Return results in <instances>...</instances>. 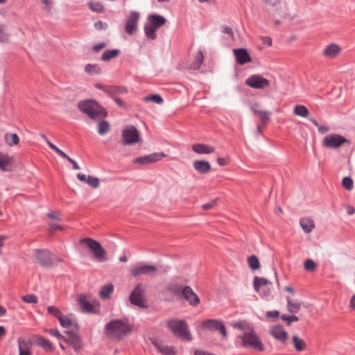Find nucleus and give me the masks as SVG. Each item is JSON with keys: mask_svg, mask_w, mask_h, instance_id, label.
Here are the masks:
<instances>
[{"mask_svg": "<svg viewBox=\"0 0 355 355\" xmlns=\"http://www.w3.org/2000/svg\"><path fill=\"white\" fill-rule=\"evenodd\" d=\"M166 155L163 153H153L148 155V158L150 163L156 162L159 160H161L163 157H164Z\"/></svg>", "mask_w": 355, "mask_h": 355, "instance_id": "nucleus-44", "label": "nucleus"}, {"mask_svg": "<svg viewBox=\"0 0 355 355\" xmlns=\"http://www.w3.org/2000/svg\"><path fill=\"white\" fill-rule=\"evenodd\" d=\"M13 158L8 155H0V170L2 171H10L11 164Z\"/></svg>", "mask_w": 355, "mask_h": 355, "instance_id": "nucleus-26", "label": "nucleus"}, {"mask_svg": "<svg viewBox=\"0 0 355 355\" xmlns=\"http://www.w3.org/2000/svg\"><path fill=\"white\" fill-rule=\"evenodd\" d=\"M49 333L53 336L57 337L59 339L63 340V338H64V336H62L58 329H51L49 330Z\"/></svg>", "mask_w": 355, "mask_h": 355, "instance_id": "nucleus-58", "label": "nucleus"}, {"mask_svg": "<svg viewBox=\"0 0 355 355\" xmlns=\"http://www.w3.org/2000/svg\"><path fill=\"white\" fill-rule=\"evenodd\" d=\"M113 291L114 286L112 284H105L102 286L100 291V296L103 300H107L110 298Z\"/></svg>", "mask_w": 355, "mask_h": 355, "instance_id": "nucleus-31", "label": "nucleus"}, {"mask_svg": "<svg viewBox=\"0 0 355 355\" xmlns=\"http://www.w3.org/2000/svg\"><path fill=\"white\" fill-rule=\"evenodd\" d=\"M22 300L26 303H37V297L35 295H26L22 297Z\"/></svg>", "mask_w": 355, "mask_h": 355, "instance_id": "nucleus-50", "label": "nucleus"}, {"mask_svg": "<svg viewBox=\"0 0 355 355\" xmlns=\"http://www.w3.org/2000/svg\"><path fill=\"white\" fill-rule=\"evenodd\" d=\"M201 327L207 331H219L224 338L227 337L225 326L221 320L208 319L202 322Z\"/></svg>", "mask_w": 355, "mask_h": 355, "instance_id": "nucleus-9", "label": "nucleus"}, {"mask_svg": "<svg viewBox=\"0 0 355 355\" xmlns=\"http://www.w3.org/2000/svg\"><path fill=\"white\" fill-rule=\"evenodd\" d=\"M167 325L175 335L185 340H191V335L185 321L180 320H168Z\"/></svg>", "mask_w": 355, "mask_h": 355, "instance_id": "nucleus-5", "label": "nucleus"}, {"mask_svg": "<svg viewBox=\"0 0 355 355\" xmlns=\"http://www.w3.org/2000/svg\"><path fill=\"white\" fill-rule=\"evenodd\" d=\"M106 46V44L105 42H101L98 44H96L92 46V50L95 53L99 52L101 50L104 49Z\"/></svg>", "mask_w": 355, "mask_h": 355, "instance_id": "nucleus-57", "label": "nucleus"}, {"mask_svg": "<svg viewBox=\"0 0 355 355\" xmlns=\"http://www.w3.org/2000/svg\"><path fill=\"white\" fill-rule=\"evenodd\" d=\"M340 47L336 44H330L326 46L322 55L329 58H336L340 52Z\"/></svg>", "mask_w": 355, "mask_h": 355, "instance_id": "nucleus-22", "label": "nucleus"}, {"mask_svg": "<svg viewBox=\"0 0 355 355\" xmlns=\"http://www.w3.org/2000/svg\"><path fill=\"white\" fill-rule=\"evenodd\" d=\"M267 318L277 319L279 316V312L278 311H270L266 314Z\"/></svg>", "mask_w": 355, "mask_h": 355, "instance_id": "nucleus-56", "label": "nucleus"}, {"mask_svg": "<svg viewBox=\"0 0 355 355\" xmlns=\"http://www.w3.org/2000/svg\"><path fill=\"white\" fill-rule=\"evenodd\" d=\"M80 243L87 245L98 261L101 262L106 260V251L99 242L91 238H84L80 240Z\"/></svg>", "mask_w": 355, "mask_h": 355, "instance_id": "nucleus-6", "label": "nucleus"}, {"mask_svg": "<svg viewBox=\"0 0 355 355\" xmlns=\"http://www.w3.org/2000/svg\"><path fill=\"white\" fill-rule=\"evenodd\" d=\"M19 355H32V343L23 338L17 339Z\"/></svg>", "mask_w": 355, "mask_h": 355, "instance_id": "nucleus-18", "label": "nucleus"}, {"mask_svg": "<svg viewBox=\"0 0 355 355\" xmlns=\"http://www.w3.org/2000/svg\"><path fill=\"white\" fill-rule=\"evenodd\" d=\"M44 4L43 10L48 13H51L52 1L51 0H41Z\"/></svg>", "mask_w": 355, "mask_h": 355, "instance_id": "nucleus-51", "label": "nucleus"}, {"mask_svg": "<svg viewBox=\"0 0 355 355\" xmlns=\"http://www.w3.org/2000/svg\"><path fill=\"white\" fill-rule=\"evenodd\" d=\"M78 108L92 119L105 118L107 116L106 110L93 99L80 101L78 103Z\"/></svg>", "mask_w": 355, "mask_h": 355, "instance_id": "nucleus-2", "label": "nucleus"}, {"mask_svg": "<svg viewBox=\"0 0 355 355\" xmlns=\"http://www.w3.org/2000/svg\"><path fill=\"white\" fill-rule=\"evenodd\" d=\"M107 24L102 21H98L94 24V28L98 30H105L107 28Z\"/></svg>", "mask_w": 355, "mask_h": 355, "instance_id": "nucleus-54", "label": "nucleus"}, {"mask_svg": "<svg viewBox=\"0 0 355 355\" xmlns=\"http://www.w3.org/2000/svg\"><path fill=\"white\" fill-rule=\"evenodd\" d=\"M78 303L82 311L83 312L96 313L99 311V309L92 304L91 302L87 300L86 297L84 295H80L79 297Z\"/></svg>", "mask_w": 355, "mask_h": 355, "instance_id": "nucleus-19", "label": "nucleus"}, {"mask_svg": "<svg viewBox=\"0 0 355 355\" xmlns=\"http://www.w3.org/2000/svg\"><path fill=\"white\" fill-rule=\"evenodd\" d=\"M263 43L268 46H270L272 44V39L270 37L265 36L261 37Z\"/></svg>", "mask_w": 355, "mask_h": 355, "instance_id": "nucleus-63", "label": "nucleus"}, {"mask_svg": "<svg viewBox=\"0 0 355 355\" xmlns=\"http://www.w3.org/2000/svg\"><path fill=\"white\" fill-rule=\"evenodd\" d=\"M35 259L42 266L49 268L57 265L61 259L50 251L44 249L35 250Z\"/></svg>", "mask_w": 355, "mask_h": 355, "instance_id": "nucleus-4", "label": "nucleus"}, {"mask_svg": "<svg viewBox=\"0 0 355 355\" xmlns=\"http://www.w3.org/2000/svg\"><path fill=\"white\" fill-rule=\"evenodd\" d=\"M89 8L96 12L102 13L104 12V7L101 3L98 1H90L89 3Z\"/></svg>", "mask_w": 355, "mask_h": 355, "instance_id": "nucleus-40", "label": "nucleus"}, {"mask_svg": "<svg viewBox=\"0 0 355 355\" xmlns=\"http://www.w3.org/2000/svg\"><path fill=\"white\" fill-rule=\"evenodd\" d=\"M86 182L93 188H98L99 187V179L96 177L88 175Z\"/></svg>", "mask_w": 355, "mask_h": 355, "instance_id": "nucleus-47", "label": "nucleus"}, {"mask_svg": "<svg viewBox=\"0 0 355 355\" xmlns=\"http://www.w3.org/2000/svg\"><path fill=\"white\" fill-rule=\"evenodd\" d=\"M60 325L64 328H68L71 325V321L68 317L64 316L63 315L58 319Z\"/></svg>", "mask_w": 355, "mask_h": 355, "instance_id": "nucleus-49", "label": "nucleus"}, {"mask_svg": "<svg viewBox=\"0 0 355 355\" xmlns=\"http://www.w3.org/2000/svg\"><path fill=\"white\" fill-rule=\"evenodd\" d=\"M248 263L249 267L252 270H255L260 268V263L257 256L251 255L248 258Z\"/></svg>", "mask_w": 355, "mask_h": 355, "instance_id": "nucleus-38", "label": "nucleus"}, {"mask_svg": "<svg viewBox=\"0 0 355 355\" xmlns=\"http://www.w3.org/2000/svg\"><path fill=\"white\" fill-rule=\"evenodd\" d=\"M166 24V19L159 15H149L144 26L146 36L150 40L157 38V30Z\"/></svg>", "mask_w": 355, "mask_h": 355, "instance_id": "nucleus-3", "label": "nucleus"}, {"mask_svg": "<svg viewBox=\"0 0 355 355\" xmlns=\"http://www.w3.org/2000/svg\"><path fill=\"white\" fill-rule=\"evenodd\" d=\"M204 61V55L202 51H199L195 57V60L192 64V67L194 69H198L200 67L201 64Z\"/></svg>", "mask_w": 355, "mask_h": 355, "instance_id": "nucleus-39", "label": "nucleus"}, {"mask_svg": "<svg viewBox=\"0 0 355 355\" xmlns=\"http://www.w3.org/2000/svg\"><path fill=\"white\" fill-rule=\"evenodd\" d=\"M222 31H223V33H227V34L230 35L232 37H233L234 33H233V30L231 27L225 26L222 28Z\"/></svg>", "mask_w": 355, "mask_h": 355, "instance_id": "nucleus-61", "label": "nucleus"}, {"mask_svg": "<svg viewBox=\"0 0 355 355\" xmlns=\"http://www.w3.org/2000/svg\"><path fill=\"white\" fill-rule=\"evenodd\" d=\"M110 130V125L107 121H101L98 124V133L105 135Z\"/></svg>", "mask_w": 355, "mask_h": 355, "instance_id": "nucleus-37", "label": "nucleus"}, {"mask_svg": "<svg viewBox=\"0 0 355 355\" xmlns=\"http://www.w3.org/2000/svg\"><path fill=\"white\" fill-rule=\"evenodd\" d=\"M47 311H48L49 313H50L51 315L55 316L58 319L61 318V316L62 315L60 310L58 308H57L55 306H48L47 307Z\"/></svg>", "mask_w": 355, "mask_h": 355, "instance_id": "nucleus-48", "label": "nucleus"}, {"mask_svg": "<svg viewBox=\"0 0 355 355\" xmlns=\"http://www.w3.org/2000/svg\"><path fill=\"white\" fill-rule=\"evenodd\" d=\"M135 163H138L141 164H150L148 155L143 157H138L134 160Z\"/></svg>", "mask_w": 355, "mask_h": 355, "instance_id": "nucleus-52", "label": "nucleus"}, {"mask_svg": "<svg viewBox=\"0 0 355 355\" xmlns=\"http://www.w3.org/2000/svg\"><path fill=\"white\" fill-rule=\"evenodd\" d=\"M186 301H187L191 306H197L200 302L198 296L194 293L193 289L189 286L184 287L183 294L182 295Z\"/></svg>", "mask_w": 355, "mask_h": 355, "instance_id": "nucleus-16", "label": "nucleus"}, {"mask_svg": "<svg viewBox=\"0 0 355 355\" xmlns=\"http://www.w3.org/2000/svg\"><path fill=\"white\" fill-rule=\"evenodd\" d=\"M270 113L266 111H263L258 116L260 118L261 121L266 124L268 121L270 120L269 118Z\"/></svg>", "mask_w": 355, "mask_h": 355, "instance_id": "nucleus-55", "label": "nucleus"}, {"mask_svg": "<svg viewBox=\"0 0 355 355\" xmlns=\"http://www.w3.org/2000/svg\"><path fill=\"white\" fill-rule=\"evenodd\" d=\"M342 185L345 189L351 191L354 187V182L352 179L349 177H345L343 179Z\"/></svg>", "mask_w": 355, "mask_h": 355, "instance_id": "nucleus-46", "label": "nucleus"}, {"mask_svg": "<svg viewBox=\"0 0 355 355\" xmlns=\"http://www.w3.org/2000/svg\"><path fill=\"white\" fill-rule=\"evenodd\" d=\"M139 17L138 12L132 11L126 18L125 31L129 35H132L137 31Z\"/></svg>", "mask_w": 355, "mask_h": 355, "instance_id": "nucleus-13", "label": "nucleus"}, {"mask_svg": "<svg viewBox=\"0 0 355 355\" xmlns=\"http://www.w3.org/2000/svg\"><path fill=\"white\" fill-rule=\"evenodd\" d=\"M106 94H108L113 99L117 97V92L115 86H108Z\"/></svg>", "mask_w": 355, "mask_h": 355, "instance_id": "nucleus-53", "label": "nucleus"}, {"mask_svg": "<svg viewBox=\"0 0 355 355\" xmlns=\"http://www.w3.org/2000/svg\"><path fill=\"white\" fill-rule=\"evenodd\" d=\"M259 105L258 103H254L251 106V110L253 114L256 116H259L263 111L260 110Z\"/></svg>", "mask_w": 355, "mask_h": 355, "instance_id": "nucleus-59", "label": "nucleus"}, {"mask_svg": "<svg viewBox=\"0 0 355 355\" xmlns=\"http://www.w3.org/2000/svg\"><path fill=\"white\" fill-rule=\"evenodd\" d=\"M349 307L353 310H355V294L353 295L350 299Z\"/></svg>", "mask_w": 355, "mask_h": 355, "instance_id": "nucleus-64", "label": "nucleus"}, {"mask_svg": "<svg viewBox=\"0 0 355 355\" xmlns=\"http://www.w3.org/2000/svg\"><path fill=\"white\" fill-rule=\"evenodd\" d=\"M292 340L294 344V347L297 351L302 352L305 349L306 343L303 339L298 338L297 336H293Z\"/></svg>", "mask_w": 355, "mask_h": 355, "instance_id": "nucleus-35", "label": "nucleus"}, {"mask_svg": "<svg viewBox=\"0 0 355 355\" xmlns=\"http://www.w3.org/2000/svg\"><path fill=\"white\" fill-rule=\"evenodd\" d=\"M68 337L63 338V340L71 345L76 352H79L83 346L81 337L73 331H65Z\"/></svg>", "mask_w": 355, "mask_h": 355, "instance_id": "nucleus-14", "label": "nucleus"}, {"mask_svg": "<svg viewBox=\"0 0 355 355\" xmlns=\"http://www.w3.org/2000/svg\"><path fill=\"white\" fill-rule=\"evenodd\" d=\"M143 99H144V101H145L146 102L151 101V102L156 103L157 104H162L164 102L163 98L159 94H153V95H150V96H144L143 98Z\"/></svg>", "mask_w": 355, "mask_h": 355, "instance_id": "nucleus-41", "label": "nucleus"}, {"mask_svg": "<svg viewBox=\"0 0 355 355\" xmlns=\"http://www.w3.org/2000/svg\"><path fill=\"white\" fill-rule=\"evenodd\" d=\"M243 345L245 347H251L255 350L263 352L264 350L263 345L259 338L254 331L245 332L241 337Z\"/></svg>", "mask_w": 355, "mask_h": 355, "instance_id": "nucleus-7", "label": "nucleus"}, {"mask_svg": "<svg viewBox=\"0 0 355 355\" xmlns=\"http://www.w3.org/2000/svg\"><path fill=\"white\" fill-rule=\"evenodd\" d=\"M300 224L303 231L306 234L310 233L315 227L313 220L309 218H301Z\"/></svg>", "mask_w": 355, "mask_h": 355, "instance_id": "nucleus-28", "label": "nucleus"}, {"mask_svg": "<svg viewBox=\"0 0 355 355\" xmlns=\"http://www.w3.org/2000/svg\"><path fill=\"white\" fill-rule=\"evenodd\" d=\"M153 346L157 349L158 352L164 355H175V352L173 347H169L164 344L161 340L154 339L152 341Z\"/></svg>", "mask_w": 355, "mask_h": 355, "instance_id": "nucleus-21", "label": "nucleus"}, {"mask_svg": "<svg viewBox=\"0 0 355 355\" xmlns=\"http://www.w3.org/2000/svg\"><path fill=\"white\" fill-rule=\"evenodd\" d=\"M287 310L290 313L295 314L302 308V302L297 300H292L290 297H286Z\"/></svg>", "mask_w": 355, "mask_h": 355, "instance_id": "nucleus-25", "label": "nucleus"}, {"mask_svg": "<svg viewBox=\"0 0 355 355\" xmlns=\"http://www.w3.org/2000/svg\"><path fill=\"white\" fill-rule=\"evenodd\" d=\"M157 272V268L153 265L138 264L132 268L130 270L131 275L137 277L141 275H152Z\"/></svg>", "mask_w": 355, "mask_h": 355, "instance_id": "nucleus-12", "label": "nucleus"}, {"mask_svg": "<svg viewBox=\"0 0 355 355\" xmlns=\"http://www.w3.org/2000/svg\"><path fill=\"white\" fill-rule=\"evenodd\" d=\"M270 334L273 338L283 343L286 342L288 338V333L282 325L272 327L270 330Z\"/></svg>", "mask_w": 355, "mask_h": 355, "instance_id": "nucleus-20", "label": "nucleus"}, {"mask_svg": "<svg viewBox=\"0 0 355 355\" xmlns=\"http://www.w3.org/2000/svg\"><path fill=\"white\" fill-rule=\"evenodd\" d=\"M58 155H59L60 157L66 159L67 160L68 159V158L69 157L64 152H63L62 150H60V148H58L57 146H56V148H55L53 150Z\"/></svg>", "mask_w": 355, "mask_h": 355, "instance_id": "nucleus-62", "label": "nucleus"}, {"mask_svg": "<svg viewBox=\"0 0 355 355\" xmlns=\"http://www.w3.org/2000/svg\"><path fill=\"white\" fill-rule=\"evenodd\" d=\"M4 139L6 144L10 146L17 145L19 142V138L16 133H6L4 136Z\"/></svg>", "mask_w": 355, "mask_h": 355, "instance_id": "nucleus-32", "label": "nucleus"}, {"mask_svg": "<svg viewBox=\"0 0 355 355\" xmlns=\"http://www.w3.org/2000/svg\"><path fill=\"white\" fill-rule=\"evenodd\" d=\"M304 269L309 272L314 271L316 268V263L312 259H306L304 263Z\"/></svg>", "mask_w": 355, "mask_h": 355, "instance_id": "nucleus-45", "label": "nucleus"}, {"mask_svg": "<svg viewBox=\"0 0 355 355\" xmlns=\"http://www.w3.org/2000/svg\"><path fill=\"white\" fill-rule=\"evenodd\" d=\"M166 291L180 298L183 294L184 288L177 283H173L168 285Z\"/></svg>", "mask_w": 355, "mask_h": 355, "instance_id": "nucleus-29", "label": "nucleus"}, {"mask_svg": "<svg viewBox=\"0 0 355 355\" xmlns=\"http://www.w3.org/2000/svg\"><path fill=\"white\" fill-rule=\"evenodd\" d=\"M281 319L283 321L286 322L288 325L291 324L293 322L299 321V318L297 316L295 315L294 314H293L291 315L283 314L281 315Z\"/></svg>", "mask_w": 355, "mask_h": 355, "instance_id": "nucleus-43", "label": "nucleus"}, {"mask_svg": "<svg viewBox=\"0 0 355 355\" xmlns=\"http://www.w3.org/2000/svg\"><path fill=\"white\" fill-rule=\"evenodd\" d=\"M85 71L89 75H96L101 73V69L97 64H87L85 67Z\"/></svg>", "mask_w": 355, "mask_h": 355, "instance_id": "nucleus-34", "label": "nucleus"}, {"mask_svg": "<svg viewBox=\"0 0 355 355\" xmlns=\"http://www.w3.org/2000/svg\"><path fill=\"white\" fill-rule=\"evenodd\" d=\"M144 293V291L141 288V284L137 285L130 293L129 298L130 303L139 307H146L145 302L143 299Z\"/></svg>", "mask_w": 355, "mask_h": 355, "instance_id": "nucleus-15", "label": "nucleus"}, {"mask_svg": "<svg viewBox=\"0 0 355 355\" xmlns=\"http://www.w3.org/2000/svg\"><path fill=\"white\" fill-rule=\"evenodd\" d=\"M193 166L198 173L202 174L207 173L211 169L210 164L205 160H196L193 162Z\"/></svg>", "mask_w": 355, "mask_h": 355, "instance_id": "nucleus-23", "label": "nucleus"}, {"mask_svg": "<svg viewBox=\"0 0 355 355\" xmlns=\"http://www.w3.org/2000/svg\"><path fill=\"white\" fill-rule=\"evenodd\" d=\"M245 85L254 89H265L269 87L270 81L260 74H253L248 77Z\"/></svg>", "mask_w": 355, "mask_h": 355, "instance_id": "nucleus-11", "label": "nucleus"}, {"mask_svg": "<svg viewBox=\"0 0 355 355\" xmlns=\"http://www.w3.org/2000/svg\"><path fill=\"white\" fill-rule=\"evenodd\" d=\"M349 141L345 137L338 134H331L327 135L322 140V144L324 147L332 149L338 148L345 143L349 144Z\"/></svg>", "mask_w": 355, "mask_h": 355, "instance_id": "nucleus-8", "label": "nucleus"}, {"mask_svg": "<svg viewBox=\"0 0 355 355\" xmlns=\"http://www.w3.org/2000/svg\"><path fill=\"white\" fill-rule=\"evenodd\" d=\"M234 55L236 62L241 65H243L252 61V58L245 49L240 48L234 49Z\"/></svg>", "mask_w": 355, "mask_h": 355, "instance_id": "nucleus-17", "label": "nucleus"}, {"mask_svg": "<svg viewBox=\"0 0 355 355\" xmlns=\"http://www.w3.org/2000/svg\"><path fill=\"white\" fill-rule=\"evenodd\" d=\"M293 113L297 116L306 118L309 116V112L304 105H297L294 107Z\"/></svg>", "mask_w": 355, "mask_h": 355, "instance_id": "nucleus-36", "label": "nucleus"}, {"mask_svg": "<svg viewBox=\"0 0 355 355\" xmlns=\"http://www.w3.org/2000/svg\"><path fill=\"white\" fill-rule=\"evenodd\" d=\"M133 329L128 318L112 319L104 327V334L110 340L120 341L129 336Z\"/></svg>", "mask_w": 355, "mask_h": 355, "instance_id": "nucleus-1", "label": "nucleus"}, {"mask_svg": "<svg viewBox=\"0 0 355 355\" xmlns=\"http://www.w3.org/2000/svg\"><path fill=\"white\" fill-rule=\"evenodd\" d=\"M122 139L123 145H131L139 142L140 137L137 129L135 126H130L123 130Z\"/></svg>", "mask_w": 355, "mask_h": 355, "instance_id": "nucleus-10", "label": "nucleus"}, {"mask_svg": "<svg viewBox=\"0 0 355 355\" xmlns=\"http://www.w3.org/2000/svg\"><path fill=\"white\" fill-rule=\"evenodd\" d=\"M36 344L46 352H52L54 350L52 343L42 336H38L35 340Z\"/></svg>", "mask_w": 355, "mask_h": 355, "instance_id": "nucleus-27", "label": "nucleus"}, {"mask_svg": "<svg viewBox=\"0 0 355 355\" xmlns=\"http://www.w3.org/2000/svg\"><path fill=\"white\" fill-rule=\"evenodd\" d=\"M268 284H269V281L263 277H259L256 276L254 277L253 280L254 288L258 293L260 292V288L261 286H265L267 285Z\"/></svg>", "mask_w": 355, "mask_h": 355, "instance_id": "nucleus-33", "label": "nucleus"}, {"mask_svg": "<svg viewBox=\"0 0 355 355\" xmlns=\"http://www.w3.org/2000/svg\"><path fill=\"white\" fill-rule=\"evenodd\" d=\"M9 37L10 35L6 31V26L3 24H0V42H7Z\"/></svg>", "mask_w": 355, "mask_h": 355, "instance_id": "nucleus-42", "label": "nucleus"}, {"mask_svg": "<svg viewBox=\"0 0 355 355\" xmlns=\"http://www.w3.org/2000/svg\"><path fill=\"white\" fill-rule=\"evenodd\" d=\"M191 148L198 154H210L215 150L214 147L205 144H194Z\"/></svg>", "mask_w": 355, "mask_h": 355, "instance_id": "nucleus-24", "label": "nucleus"}, {"mask_svg": "<svg viewBox=\"0 0 355 355\" xmlns=\"http://www.w3.org/2000/svg\"><path fill=\"white\" fill-rule=\"evenodd\" d=\"M121 53L119 49L106 50L101 55V60L104 62L110 61L111 59L116 58Z\"/></svg>", "mask_w": 355, "mask_h": 355, "instance_id": "nucleus-30", "label": "nucleus"}, {"mask_svg": "<svg viewBox=\"0 0 355 355\" xmlns=\"http://www.w3.org/2000/svg\"><path fill=\"white\" fill-rule=\"evenodd\" d=\"M216 205V200H211V202H208V203H205L204 205H202V207L204 209H211L213 208L214 207H215Z\"/></svg>", "mask_w": 355, "mask_h": 355, "instance_id": "nucleus-60", "label": "nucleus"}]
</instances>
